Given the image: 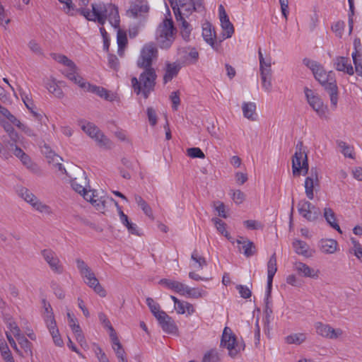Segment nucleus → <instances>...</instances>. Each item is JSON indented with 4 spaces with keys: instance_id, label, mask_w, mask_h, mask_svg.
I'll return each instance as SVG.
<instances>
[{
    "instance_id": "obj_1",
    "label": "nucleus",
    "mask_w": 362,
    "mask_h": 362,
    "mask_svg": "<svg viewBox=\"0 0 362 362\" xmlns=\"http://www.w3.org/2000/svg\"><path fill=\"white\" fill-rule=\"evenodd\" d=\"M158 51L153 42H149L143 47L136 61V66L142 69L139 78L132 77V86L136 95L141 93L144 98H148L151 91L154 90L157 74L152 66L154 60H157Z\"/></svg>"
},
{
    "instance_id": "obj_2",
    "label": "nucleus",
    "mask_w": 362,
    "mask_h": 362,
    "mask_svg": "<svg viewBox=\"0 0 362 362\" xmlns=\"http://www.w3.org/2000/svg\"><path fill=\"white\" fill-rule=\"evenodd\" d=\"M91 8L93 15H90L89 9L82 7L76 9V11L88 21H97L101 25H104L106 21L108 20L112 27L118 28L119 26L120 18L118 7L116 5L99 2L98 4H92Z\"/></svg>"
},
{
    "instance_id": "obj_3",
    "label": "nucleus",
    "mask_w": 362,
    "mask_h": 362,
    "mask_svg": "<svg viewBox=\"0 0 362 362\" xmlns=\"http://www.w3.org/2000/svg\"><path fill=\"white\" fill-rule=\"evenodd\" d=\"M180 30L192 27L186 21L195 11H205L204 0H168Z\"/></svg>"
},
{
    "instance_id": "obj_4",
    "label": "nucleus",
    "mask_w": 362,
    "mask_h": 362,
    "mask_svg": "<svg viewBox=\"0 0 362 362\" xmlns=\"http://www.w3.org/2000/svg\"><path fill=\"white\" fill-rule=\"evenodd\" d=\"M175 28L171 18H165L156 30V40L160 47L168 49L173 44L175 37Z\"/></svg>"
},
{
    "instance_id": "obj_5",
    "label": "nucleus",
    "mask_w": 362,
    "mask_h": 362,
    "mask_svg": "<svg viewBox=\"0 0 362 362\" xmlns=\"http://www.w3.org/2000/svg\"><path fill=\"white\" fill-rule=\"evenodd\" d=\"M277 271L276 253H274L267 262V285L264 298L265 322H269V317L272 313V309L269 306L273 278Z\"/></svg>"
},
{
    "instance_id": "obj_6",
    "label": "nucleus",
    "mask_w": 362,
    "mask_h": 362,
    "mask_svg": "<svg viewBox=\"0 0 362 362\" xmlns=\"http://www.w3.org/2000/svg\"><path fill=\"white\" fill-rule=\"evenodd\" d=\"M297 207L300 215L308 221H315L321 216L320 209L305 199L300 200Z\"/></svg>"
},
{
    "instance_id": "obj_7",
    "label": "nucleus",
    "mask_w": 362,
    "mask_h": 362,
    "mask_svg": "<svg viewBox=\"0 0 362 362\" xmlns=\"http://www.w3.org/2000/svg\"><path fill=\"white\" fill-rule=\"evenodd\" d=\"M304 93L308 104L318 116L321 118L326 117L328 107L324 105L322 99L317 95L314 94L313 90L308 87L304 88Z\"/></svg>"
},
{
    "instance_id": "obj_8",
    "label": "nucleus",
    "mask_w": 362,
    "mask_h": 362,
    "mask_svg": "<svg viewBox=\"0 0 362 362\" xmlns=\"http://www.w3.org/2000/svg\"><path fill=\"white\" fill-rule=\"evenodd\" d=\"M76 84L84 90L94 93L107 101H113L115 100V97L110 91L103 87L90 84L86 82L82 77L78 79Z\"/></svg>"
},
{
    "instance_id": "obj_9",
    "label": "nucleus",
    "mask_w": 362,
    "mask_h": 362,
    "mask_svg": "<svg viewBox=\"0 0 362 362\" xmlns=\"http://www.w3.org/2000/svg\"><path fill=\"white\" fill-rule=\"evenodd\" d=\"M52 56L54 60L69 68V70L64 74L67 78L76 83L81 76L77 74V66L75 63L64 54H52Z\"/></svg>"
},
{
    "instance_id": "obj_10",
    "label": "nucleus",
    "mask_w": 362,
    "mask_h": 362,
    "mask_svg": "<svg viewBox=\"0 0 362 362\" xmlns=\"http://www.w3.org/2000/svg\"><path fill=\"white\" fill-rule=\"evenodd\" d=\"M237 337L233 333L230 328L226 327L223 331L220 346L226 348L229 351V356L232 358L236 356V352L233 351L236 344Z\"/></svg>"
},
{
    "instance_id": "obj_11",
    "label": "nucleus",
    "mask_w": 362,
    "mask_h": 362,
    "mask_svg": "<svg viewBox=\"0 0 362 362\" xmlns=\"http://www.w3.org/2000/svg\"><path fill=\"white\" fill-rule=\"evenodd\" d=\"M71 185L75 192L83 195V198L88 200V192L86 187L88 185V181L85 171L81 170L78 177L72 179Z\"/></svg>"
},
{
    "instance_id": "obj_12",
    "label": "nucleus",
    "mask_w": 362,
    "mask_h": 362,
    "mask_svg": "<svg viewBox=\"0 0 362 362\" xmlns=\"http://www.w3.org/2000/svg\"><path fill=\"white\" fill-rule=\"evenodd\" d=\"M156 320H158V324L161 327L163 332L170 334H178L177 326L176 325L173 319L165 312L162 313L161 315H159Z\"/></svg>"
},
{
    "instance_id": "obj_13",
    "label": "nucleus",
    "mask_w": 362,
    "mask_h": 362,
    "mask_svg": "<svg viewBox=\"0 0 362 362\" xmlns=\"http://www.w3.org/2000/svg\"><path fill=\"white\" fill-rule=\"evenodd\" d=\"M41 254L54 272L57 274H62L63 272V267L59 264L60 261L53 250L45 249L41 251Z\"/></svg>"
},
{
    "instance_id": "obj_14",
    "label": "nucleus",
    "mask_w": 362,
    "mask_h": 362,
    "mask_svg": "<svg viewBox=\"0 0 362 362\" xmlns=\"http://www.w3.org/2000/svg\"><path fill=\"white\" fill-rule=\"evenodd\" d=\"M316 332L323 337L329 339H337L342 334L340 329H334L330 325L323 324L322 322H317L315 325Z\"/></svg>"
},
{
    "instance_id": "obj_15",
    "label": "nucleus",
    "mask_w": 362,
    "mask_h": 362,
    "mask_svg": "<svg viewBox=\"0 0 362 362\" xmlns=\"http://www.w3.org/2000/svg\"><path fill=\"white\" fill-rule=\"evenodd\" d=\"M149 6L142 0H136L131 3L129 8L127 10L126 15L128 17L136 18L144 13H148Z\"/></svg>"
},
{
    "instance_id": "obj_16",
    "label": "nucleus",
    "mask_w": 362,
    "mask_h": 362,
    "mask_svg": "<svg viewBox=\"0 0 362 362\" xmlns=\"http://www.w3.org/2000/svg\"><path fill=\"white\" fill-rule=\"evenodd\" d=\"M236 243L239 245H241V247H238V250L240 252L243 250V253L246 257H250L257 253L255 243L247 238L240 236L239 238L236 240Z\"/></svg>"
},
{
    "instance_id": "obj_17",
    "label": "nucleus",
    "mask_w": 362,
    "mask_h": 362,
    "mask_svg": "<svg viewBox=\"0 0 362 362\" xmlns=\"http://www.w3.org/2000/svg\"><path fill=\"white\" fill-rule=\"evenodd\" d=\"M321 85L329 95L331 106L336 108L338 102V87L336 80L332 77Z\"/></svg>"
},
{
    "instance_id": "obj_18",
    "label": "nucleus",
    "mask_w": 362,
    "mask_h": 362,
    "mask_svg": "<svg viewBox=\"0 0 362 362\" xmlns=\"http://www.w3.org/2000/svg\"><path fill=\"white\" fill-rule=\"evenodd\" d=\"M110 200L114 202V203L118 210V214H119V216L120 218V221H121L122 223L126 226L129 233H130L131 234H133V235H140L139 230L137 229V226L135 223H132L129 220V217L127 216V215H126L123 212V211L122 210V207L119 205L117 202L114 200L112 198H111Z\"/></svg>"
},
{
    "instance_id": "obj_19",
    "label": "nucleus",
    "mask_w": 362,
    "mask_h": 362,
    "mask_svg": "<svg viewBox=\"0 0 362 362\" xmlns=\"http://www.w3.org/2000/svg\"><path fill=\"white\" fill-rule=\"evenodd\" d=\"M334 67L339 71H343L349 75H353L354 74V68L351 63H349V59L345 57H336L334 60Z\"/></svg>"
},
{
    "instance_id": "obj_20",
    "label": "nucleus",
    "mask_w": 362,
    "mask_h": 362,
    "mask_svg": "<svg viewBox=\"0 0 362 362\" xmlns=\"http://www.w3.org/2000/svg\"><path fill=\"white\" fill-rule=\"evenodd\" d=\"M180 69L181 66L180 64H177L176 62L171 63L170 62H166L165 74L163 76V83L165 84L170 81L173 78L177 76Z\"/></svg>"
},
{
    "instance_id": "obj_21",
    "label": "nucleus",
    "mask_w": 362,
    "mask_h": 362,
    "mask_svg": "<svg viewBox=\"0 0 362 362\" xmlns=\"http://www.w3.org/2000/svg\"><path fill=\"white\" fill-rule=\"evenodd\" d=\"M296 270L305 277L317 279L318 277V271H315L313 268L306 264L298 262L295 264Z\"/></svg>"
},
{
    "instance_id": "obj_22",
    "label": "nucleus",
    "mask_w": 362,
    "mask_h": 362,
    "mask_svg": "<svg viewBox=\"0 0 362 362\" xmlns=\"http://www.w3.org/2000/svg\"><path fill=\"white\" fill-rule=\"evenodd\" d=\"M1 125L3 127L4 130L7 132L8 137L11 141H8V144L11 148L13 147V143H17L19 140V135L17 132L14 129L13 127L5 120L0 121Z\"/></svg>"
},
{
    "instance_id": "obj_23",
    "label": "nucleus",
    "mask_w": 362,
    "mask_h": 362,
    "mask_svg": "<svg viewBox=\"0 0 362 362\" xmlns=\"http://www.w3.org/2000/svg\"><path fill=\"white\" fill-rule=\"evenodd\" d=\"M159 284L165 285L168 288L172 289L180 295H185V288H186V285L181 282L167 279H162Z\"/></svg>"
},
{
    "instance_id": "obj_24",
    "label": "nucleus",
    "mask_w": 362,
    "mask_h": 362,
    "mask_svg": "<svg viewBox=\"0 0 362 362\" xmlns=\"http://www.w3.org/2000/svg\"><path fill=\"white\" fill-rule=\"evenodd\" d=\"M293 247L298 255H303L305 257L312 256V252L309 250V245L305 241L294 240L293 242Z\"/></svg>"
},
{
    "instance_id": "obj_25",
    "label": "nucleus",
    "mask_w": 362,
    "mask_h": 362,
    "mask_svg": "<svg viewBox=\"0 0 362 362\" xmlns=\"http://www.w3.org/2000/svg\"><path fill=\"white\" fill-rule=\"evenodd\" d=\"M202 36L204 40L210 45L213 48H215V40L216 37L214 28H211V25L207 23L204 27H203Z\"/></svg>"
},
{
    "instance_id": "obj_26",
    "label": "nucleus",
    "mask_w": 362,
    "mask_h": 362,
    "mask_svg": "<svg viewBox=\"0 0 362 362\" xmlns=\"http://www.w3.org/2000/svg\"><path fill=\"white\" fill-rule=\"evenodd\" d=\"M323 216L331 228L337 230L339 233H342L339 224L336 221L335 213L331 208L324 209Z\"/></svg>"
},
{
    "instance_id": "obj_27",
    "label": "nucleus",
    "mask_w": 362,
    "mask_h": 362,
    "mask_svg": "<svg viewBox=\"0 0 362 362\" xmlns=\"http://www.w3.org/2000/svg\"><path fill=\"white\" fill-rule=\"evenodd\" d=\"M60 81L57 82L56 79L52 78L49 79L45 82V87L49 90V93H52L55 97L58 98H61L64 96L63 91L59 83Z\"/></svg>"
},
{
    "instance_id": "obj_28",
    "label": "nucleus",
    "mask_w": 362,
    "mask_h": 362,
    "mask_svg": "<svg viewBox=\"0 0 362 362\" xmlns=\"http://www.w3.org/2000/svg\"><path fill=\"white\" fill-rule=\"evenodd\" d=\"M337 242L333 239L321 240L320 247L323 253L332 254L337 250Z\"/></svg>"
},
{
    "instance_id": "obj_29",
    "label": "nucleus",
    "mask_w": 362,
    "mask_h": 362,
    "mask_svg": "<svg viewBox=\"0 0 362 362\" xmlns=\"http://www.w3.org/2000/svg\"><path fill=\"white\" fill-rule=\"evenodd\" d=\"M260 76L262 87L266 91L270 92L272 90V69L260 70Z\"/></svg>"
},
{
    "instance_id": "obj_30",
    "label": "nucleus",
    "mask_w": 362,
    "mask_h": 362,
    "mask_svg": "<svg viewBox=\"0 0 362 362\" xmlns=\"http://www.w3.org/2000/svg\"><path fill=\"white\" fill-rule=\"evenodd\" d=\"M313 74L315 78L319 81L320 84L325 83L327 81H329V79L332 78V75L333 74L332 71L327 74L321 65L316 69Z\"/></svg>"
},
{
    "instance_id": "obj_31",
    "label": "nucleus",
    "mask_w": 362,
    "mask_h": 362,
    "mask_svg": "<svg viewBox=\"0 0 362 362\" xmlns=\"http://www.w3.org/2000/svg\"><path fill=\"white\" fill-rule=\"evenodd\" d=\"M21 96L25 105L32 112L33 116L42 124L45 123L46 120H47V118H44V117L41 114H38L37 112L33 110L34 105L33 100L30 99L28 95L23 96V95H21Z\"/></svg>"
},
{
    "instance_id": "obj_32",
    "label": "nucleus",
    "mask_w": 362,
    "mask_h": 362,
    "mask_svg": "<svg viewBox=\"0 0 362 362\" xmlns=\"http://www.w3.org/2000/svg\"><path fill=\"white\" fill-rule=\"evenodd\" d=\"M304 154L300 152H296L292 158V171L293 176H299L300 175V168L299 165L302 164Z\"/></svg>"
},
{
    "instance_id": "obj_33",
    "label": "nucleus",
    "mask_w": 362,
    "mask_h": 362,
    "mask_svg": "<svg viewBox=\"0 0 362 362\" xmlns=\"http://www.w3.org/2000/svg\"><path fill=\"white\" fill-rule=\"evenodd\" d=\"M134 200L144 213L149 218L153 219L152 209L147 202L141 196L137 194L134 196Z\"/></svg>"
},
{
    "instance_id": "obj_34",
    "label": "nucleus",
    "mask_w": 362,
    "mask_h": 362,
    "mask_svg": "<svg viewBox=\"0 0 362 362\" xmlns=\"http://www.w3.org/2000/svg\"><path fill=\"white\" fill-rule=\"evenodd\" d=\"M243 112L245 117L250 119L255 120V118L254 115H255L256 105L254 103H243Z\"/></svg>"
},
{
    "instance_id": "obj_35",
    "label": "nucleus",
    "mask_w": 362,
    "mask_h": 362,
    "mask_svg": "<svg viewBox=\"0 0 362 362\" xmlns=\"http://www.w3.org/2000/svg\"><path fill=\"white\" fill-rule=\"evenodd\" d=\"M118 29L117 33V42L118 45V53L120 56H122V49L124 48L127 43V33L124 30L119 29V26L117 28Z\"/></svg>"
},
{
    "instance_id": "obj_36",
    "label": "nucleus",
    "mask_w": 362,
    "mask_h": 362,
    "mask_svg": "<svg viewBox=\"0 0 362 362\" xmlns=\"http://www.w3.org/2000/svg\"><path fill=\"white\" fill-rule=\"evenodd\" d=\"M81 129L92 139L95 140L101 131L93 123L88 122L81 126Z\"/></svg>"
},
{
    "instance_id": "obj_37",
    "label": "nucleus",
    "mask_w": 362,
    "mask_h": 362,
    "mask_svg": "<svg viewBox=\"0 0 362 362\" xmlns=\"http://www.w3.org/2000/svg\"><path fill=\"white\" fill-rule=\"evenodd\" d=\"M319 185L320 184H316L315 180H312V178H307V177L305 178V184H304L305 192L307 197L309 199H310V200L313 199V198H314V193H313L314 187L315 186H319Z\"/></svg>"
},
{
    "instance_id": "obj_38",
    "label": "nucleus",
    "mask_w": 362,
    "mask_h": 362,
    "mask_svg": "<svg viewBox=\"0 0 362 362\" xmlns=\"http://www.w3.org/2000/svg\"><path fill=\"white\" fill-rule=\"evenodd\" d=\"M45 321L47 324V327L49 331V333L52 335V337L59 334V329L57 328L54 315H50L49 316H47V318H45Z\"/></svg>"
},
{
    "instance_id": "obj_39",
    "label": "nucleus",
    "mask_w": 362,
    "mask_h": 362,
    "mask_svg": "<svg viewBox=\"0 0 362 362\" xmlns=\"http://www.w3.org/2000/svg\"><path fill=\"white\" fill-rule=\"evenodd\" d=\"M146 304L156 319L159 315H161L162 313H165V311L160 310V305L156 303L152 298L148 297L146 298Z\"/></svg>"
},
{
    "instance_id": "obj_40",
    "label": "nucleus",
    "mask_w": 362,
    "mask_h": 362,
    "mask_svg": "<svg viewBox=\"0 0 362 362\" xmlns=\"http://www.w3.org/2000/svg\"><path fill=\"white\" fill-rule=\"evenodd\" d=\"M306 339V336L304 333H296L287 336L285 339L287 344H300Z\"/></svg>"
},
{
    "instance_id": "obj_41",
    "label": "nucleus",
    "mask_w": 362,
    "mask_h": 362,
    "mask_svg": "<svg viewBox=\"0 0 362 362\" xmlns=\"http://www.w3.org/2000/svg\"><path fill=\"white\" fill-rule=\"evenodd\" d=\"M18 195L30 204L36 199V196L33 194L28 189L21 187L18 191Z\"/></svg>"
},
{
    "instance_id": "obj_42",
    "label": "nucleus",
    "mask_w": 362,
    "mask_h": 362,
    "mask_svg": "<svg viewBox=\"0 0 362 362\" xmlns=\"http://www.w3.org/2000/svg\"><path fill=\"white\" fill-rule=\"evenodd\" d=\"M191 259L195 262L194 267L197 269H202L207 264L206 259L204 257L199 255V253L196 250L192 253Z\"/></svg>"
},
{
    "instance_id": "obj_43",
    "label": "nucleus",
    "mask_w": 362,
    "mask_h": 362,
    "mask_svg": "<svg viewBox=\"0 0 362 362\" xmlns=\"http://www.w3.org/2000/svg\"><path fill=\"white\" fill-rule=\"evenodd\" d=\"M95 141L102 148L110 149L112 146V142L102 132L96 137Z\"/></svg>"
},
{
    "instance_id": "obj_44",
    "label": "nucleus",
    "mask_w": 362,
    "mask_h": 362,
    "mask_svg": "<svg viewBox=\"0 0 362 362\" xmlns=\"http://www.w3.org/2000/svg\"><path fill=\"white\" fill-rule=\"evenodd\" d=\"M221 358L215 349H211L203 356L202 362H220Z\"/></svg>"
},
{
    "instance_id": "obj_45",
    "label": "nucleus",
    "mask_w": 362,
    "mask_h": 362,
    "mask_svg": "<svg viewBox=\"0 0 362 362\" xmlns=\"http://www.w3.org/2000/svg\"><path fill=\"white\" fill-rule=\"evenodd\" d=\"M17 340L19 344L21 345V348L23 349L26 353H28L30 356H32V343L24 336L18 337Z\"/></svg>"
},
{
    "instance_id": "obj_46",
    "label": "nucleus",
    "mask_w": 362,
    "mask_h": 362,
    "mask_svg": "<svg viewBox=\"0 0 362 362\" xmlns=\"http://www.w3.org/2000/svg\"><path fill=\"white\" fill-rule=\"evenodd\" d=\"M42 151L47 158H51L53 162L62 160V158L57 155L47 144L44 145Z\"/></svg>"
},
{
    "instance_id": "obj_47",
    "label": "nucleus",
    "mask_w": 362,
    "mask_h": 362,
    "mask_svg": "<svg viewBox=\"0 0 362 362\" xmlns=\"http://www.w3.org/2000/svg\"><path fill=\"white\" fill-rule=\"evenodd\" d=\"M188 156L192 158H204L205 155L204 152L198 147L189 148L187 150Z\"/></svg>"
},
{
    "instance_id": "obj_48",
    "label": "nucleus",
    "mask_w": 362,
    "mask_h": 362,
    "mask_svg": "<svg viewBox=\"0 0 362 362\" xmlns=\"http://www.w3.org/2000/svg\"><path fill=\"white\" fill-rule=\"evenodd\" d=\"M337 143L338 146L341 148V153L344 154L345 157H349L351 158H354L352 147L347 145L346 142L342 141H339Z\"/></svg>"
},
{
    "instance_id": "obj_49",
    "label": "nucleus",
    "mask_w": 362,
    "mask_h": 362,
    "mask_svg": "<svg viewBox=\"0 0 362 362\" xmlns=\"http://www.w3.org/2000/svg\"><path fill=\"white\" fill-rule=\"evenodd\" d=\"M30 205L37 211L42 213H49V206L41 202L37 197L36 199L30 204Z\"/></svg>"
},
{
    "instance_id": "obj_50",
    "label": "nucleus",
    "mask_w": 362,
    "mask_h": 362,
    "mask_svg": "<svg viewBox=\"0 0 362 362\" xmlns=\"http://www.w3.org/2000/svg\"><path fill=\"white\" fill-rule=\"evenodd\" d=\"M4 142L6 143V146H4L3 145L0 148V157L1 158L7 160L11 157L10 150H13V147L11 148L10 146V145L8 144V141H6V140H4Z\"/></svg>"
},
{
    "instance_id": "obj_51",
    "label": "nucleus",
    "mask_w": 362,
    "mask_h": 362,
    "mask_svg": "<svg viewBox=\"0 0 362 362\" xmlns=\"http://www.w3.org/2000/svg\"><path fill=\"white\" fill-rule=\"evenodd\" d=\"M170 99L172 102V108L176 111L180 104V92L178 90L173 91L170 95Z\"/></svg>"
},
{
    "instance_id": "obj_52",
    "label": "nucleus",
    "mask_w": 362,
    "mask_h": 362,
    "mask_svg": "<svg viewBox=\"0 0 362 362\" xmlns=\"http://www.w3.org/2000/svg\"><path fill=\"white\" fill-rule=\"evenodd\" d=\"M67 317L69 320V325L71 327L72 331L74 332H81V329L78 324H76V318L74 317V315H71L70 313H67Z\"/></svg>"
},
{
    "instance_id": "obj_53",
    "label": "nucleus",
    "mask_w": 362,
    "mask_h": 362,
    "mask_svg": "<svg viewBox=\"0 0 362 362\" xmlns=\"http://www.w3.org/2000/svg\"><path fill=\"white\" fill-rule=\"evenodd\" d=\"M51 288L54 291V293L59 299H63L65 297V293L64 290L62 288V287L59 286V284H57L55 281H52L51 283Z\"/></svg>"
},
{
    "instance_id": "obj_54",
    "label": "nucleus",
    "mask_w": 362,
    "mask_h": 362,
    "mask_svg": "<svg viewBox=\"0 0 362 362\" xmlns=\"http://www.w3.org/2000/svg\"><path fill=\"white\" fill-rule=\"evenodd\" d=\"M185 295L194 298H198L202 296V290L195 288H191L187 286L186 288H185Z\"/></svg>"
},
{
    "instance_id": "obj_55",
    "label": "nucleus",
    "mask_w": 362,
    "mask_h": 362,
    "mask_svg": "<svg viewBox=\"0 0 362 362\" xmlns=\"http://www.w3.org/2000/svg\"><path fill=\"white\" fill-rule=\"evenodd\" d=\"M64 6L63 8L64 11L66 14L73 16H74V11H76V6L73 3L72 0H68L67 1L63 3Z\"/></svg>"
},
{
    "instance_id": "obj_56",
    "label": "nucleus",
    "mask_w": 362,
    "mask_h": 362,
    "mask_svg": "<svg viewBox=\"0 0 362 362\" xmlns=\"http://www.w3.org/2000/svg\"><path fill=\"white\" fill-rule=\"evenodd\" d=\"M221 28L223 30V35L226 36V38L231 37L233 34L234 33V27L233 25L230 22L221 25Z\"/></svg>"
},
{
    "instance_id": "obj_57",
    "label": "nucleus",
    "mask_w": 362,
    "mask_h": 362,
    "mask_svg": "<svg viewBox=\"0 0 362 362\" xmlns=\"http://www.w3.org/2000/svg\"><path fill=\"white\" fill-rule=\"evenodd\" d=\"M107 58H108L109 66L111 69H112L115 71H117L119 67V62L117 57L115 54H109Z\"/></svg>"
},
{
    "instance_id": "obj_58",
    "label": "nucleus",
    "mask_w": 362,
    "mask_h": 362,
    "mask_svg": "<svg viewBox=\"0 0 362 362\" xmlns=\"http://www.w3.org/2000/svg\"><path fill=\"white\" fill-rule=\"evenodd\" d=\"M146 113L150 124L155 126L157 123V115L155 110L151 107H148L146 110Z\"/></svg>"
},
{
    "instance_id": "obj_59",
    "label": "nucleus",
    "mask_w": 362,
    "mask_h": 362,
    "mask_svg": "<svg viewBox=\"0 0 362 362\" xmlns=\"http://www.w3.org/2000/svg\"><path fill=\"white\" fill-rule=\"evenodd\" d=\"M235 288L238 291L242 298L247 299L251 297L252 292L250 289L246 286L237 285Z\"/></svg>"
},
{
    "instance_id": "obj_60",
    "label": "nucleus",
    "mask_w": 362,
    "mask_h": 362,
    "mask_svg": "<svg viewBox=\"0 0 362 362\" xmlns=\"http://www.w3.org/2000/svg\"><path fill=\"white\" fill-rule=\"evenodd\" d=\"M114 351L119 362H128L127 354L123 347L119 349L114 348Z\"/></svg>"
},
{
    "instance_id": "obj_61",
    "label": "nucleus",
    "mask_w": 362,
    "mask_h": 362,
    "mask_svg": "<svg viewBox=\"0 0 362 362\" xmlns=\"http://www.w3.org/2000/svg\"><path fill=\"white\" fill-rule=\"evenodd\" d=\"M232 198L237 204H240L245 200V195L241 190L237 189L233 191Z\"/></svg>"
},
{
    "instance_id": "obj_62",
    "label": "nucleus",
    "mask_w": 362,
    "mask_h": 362,
    "mask_svg": "<svg viewBox=\"0 0 362 362\" xmlns=\"http://www.w3.org/2000/svg\"><path fill=\"white\" fill-rule=\"evenodd\" d=\"M28 47L30 48V49L37 54H42V49L40 46V45L36 42V40H31L29 42H28Z\"/></svg>"
},
{
    "instance_id": "obj_63",
    "label": "nucleus",
    "mask_w": 362,
    "mask_h": 362,
    "mask_svg": "<svg viewBox=\"0 0 362 362\" xmlns=\"http://www.w3.org/2000/svg\"><path fill=\"white\" fill-rule=\"evenodd\" d=\"M244 226L250 230H257L262 227L259 222L255 220H247L243 222Z\"/></svg>"
},
{
    "instance_id": "obj_64",
    "label": "nucleus",
    "mask_w": 362,
    "mask_h": 362,
    "mask_svg": "<svg viewBox=\"0 0 362 362\" xmlns=\"http://www.w3.org/2000/svg\"><path fill=\"white\" fill-rule=\"evenodd\" d=\"M303 63L307 67H308L312 71L313 73L316 70V69H317L320 66V64L317 62L311 60L308 58H304L303 60Z\"/></svg>"
}]
</instances>
